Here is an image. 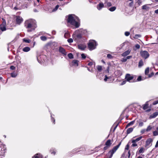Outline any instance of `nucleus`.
<instances>
[{
	"label": "nucleus",
	"mask_w": 158,
	"mask_h": 158,
	"mask_svg": "<svg viewBox=\"0 0 158 158\" xmlns=\"http://www.w3.org/2000/svg\"><path fill=\"white\" fill-rule=\"evenodd\" d=\"M59 51L61 53L63 56H66L67 54V52H66L65 49L61 47H60L59 48Z\"/></svg>",
	"instance_id": "1a4fd4ad"
},
{
	"label": "nucleus",
	"mask_w": 158,
	"mask_h": 158,
	"mask_svg": "<svg viewBox=\"0 0 158 158\" xmlns=\"http://www.w3.org/2000/svg\"><path fill=\"white\" fill-rule=\"evenodd\" d=\"M141 37V35L139 34H136L135 35L134 38L135 39H137L138 38H140Z\"/></svg>",
	"instance_id": "4c0bfd02"
},
{
	"label": "nucleus",
	"mask_w": 158,
	"mask_h": 158,
	"mask_svg": "<svg viewBox=\"0 0 158 158\" xmlns=\"http://www.w3.org/2000/svg\"><path fill=\"white\" fill-rule=\"evenodd\" d=\"M40 39L43 41H45L47 40V38L45 36H41L40 37Z\"/></svg>",
	"instance_id": "e433bc0d"
},
{
	"label": "nucleus",
	"mask_w": 158,
	"mask_h": 158,
	"mask_svg": "<svg viewBox=\"0 0 158 158\" xmlns=\"http://www.w3.org/2000/svg\"><path fill=\"white\" fill-rule=\"evenodd\" d=\"M116 9V7H114V6H113V7H111V8H110V9L109 10H115Z\"/></svg>",
	"instance_id": "bf43d9fd"
},
{
	"label": "nucleus",
	"mask_w": 158,
	"mask_h": 158,
	"mask_svg": "<svg viewBox=\"0 0 158 158\" xmlns=\"http://www.w3.org/2000/svg\"><path fill=\"white\" fill-rule=\"evenodd\" d=\"M143 65V63L142 60H141L139 62L138 66L139 67H141Z\"/></svg>",
	"instance_id": "c85d7f7f"
},
{
	"label": "nucleus",
	"mask_w": 158,
	"mask_h": 158,
	"mask_svg": "<svg viewBox=\"0 0 158 158\" xmlns=\"http://www.w3.org/2000/svg\"><path fill=\"white\" fill-rule=\"evenodd\" d=\"M59 7V6L58 5H57L56 6L55 9H54L53 10H57L58 9Z\"/></svg>",
	"instance_id": "69168bd1"
},
{
	"label": "nucleus",
	"mask_w": 158,
	"mask_h": 158,
	"mask_svg": "<svg viewBox=\"0 0 158 158\" xmlns=\"http://www.w3.org/2000/svg\"><path fill=\"white\" fill-rule=\"evenodd\" d=\"M153 140L151 138H149L146 141L145 146H149L150 144L152 142Z\"/></svg>",
	"instance_id": "4468645a"
},
{
	"label": "nucleus",
	"mask_w": 158,
	"mask_h": 158,
	"mask_svg": "<svg viewBox=\"0 0 158 158\" xmlns=\"http://www.w3.org/2000/svg\"><path fill=\"white\" fill-rule=\"evenodd\" d=\"M152 127H151L150 126H148L146 130V131L148 132L150 130H151L152 129Z\"/></svg>",
	"instance_id": "72a5a7b5"
},
{
	"label": "nucleus",
	"mask_w": 158,
	"mask_h": 158,
	"mask_svg": "<svg viewBox=\"0 0 158 158\" xmlns=\"http://www.w3.org/2000/svg\"><path fill=\"white\" fill-rule=\"evenodd\" d=\"M131 49H128L127 51L124 52L122 54V56L125 57L128 55L131 52Z\"/></svg>",
	"instance_id": "ddd939ff"
},
{
	"label": "nucleus",
	"mask_w": 158,
	"mask_h": 158,
	"mask_svg": "<svg viewBox=\"0 0 158 158\" xmlns=\"http://www.w3.org/2000/svg\"><path fill=\"white\" fill-rule=\"evenodd\" d=\"M6 152V148L3 147L2 148L0 147V155L3 156Z\"/></svg>",
	"instance_id": "9b49d317"
},
{
	"label": "nucleus",
	"mask_w": 158,
	"mask_h": 158,
	"mask_svg": "<svg viewBox=\"0 0 158 158\" xmlns=\"http://www.w3.org/2000/svg\"><path fill=\"white\" fill-rule=\"evenodd\" d=\"M125 35L126 36H128L130 35V33L129 32L126 31L125 33Z\"/></svg>",
	"instance_id": "864d4df0"
},
{
	"label": "nucleus",
	"mask_w": 158,
	"mask_h": 158,
	"mask_svg": "<svg viewBox=\"0 0 158 158\" xmlns=\"http://www.w3.org/2000/svg\"><path fill=\"white\" fill-rule=\"evenodd\" d=\"M78 62L79 61L77 60H73L70 64L71 66H78Z\"/></svg>",
	"instance_id": "9d476101"
},
{
	"label": "nucleus",
	"mask_w": 158,
	"mask_h": 158,
	"mask_svg": "<svg viewBox=\"0 0 158 158\" xmlns=\"http://www.w3.org/2000/svg\"><path fill=\"white\" fill-rule=\"evenodd\" d=\"M51 118L52 121H53V123L54 124L55 123V120L53 117H52V114H51Z\"/></svg>",
	"instance_id": "6e6d98bb"
},
{
	"label": "nucleus",
	"mask_w": 158,
	"mask_h": 158,
	"mask_svg": "<svg viewBox=\"0 0 158 158\" xmlns=\"http://www.w3.org/2000/svg\"><path fill=\"white\" fill-rule=\"evenodd\" d=\"M140 54L141 57L145 59H147L150 56L148 52L146 51H141Z\"/></svg>",
	"instance_id": "423d86ee"
},
{
	"label": "nucleus",
	"mask_w": 158,
	"mask_h": 158,
	"mask_svg": "<svg viewBox=\"0 0 158 158\" xmlns=\"http://www.w3.org/2000/svg\"><path fill=\"white\" fill-rule=\"evenodd\" d=\"M127 60L126 58H123L121 59V61L122 62H125L127 61Z\"/></svg>",
	"instance_id": "37998d69"
},
{
	"label": "nucleus",
	"mask_w": 158,
	"mask_h": 158,
	"mask_svg": "<svg viewBox=\"0 0 158 158\" xmlns=\"http://www.w3.org/2000/svg\"><path fill=\"white\" fill-rule=\"evenodd\" d=\"M94 65L95 66V63L94 62H90L88 64V65L89 66H92L93 65Z\"/></svg>",
	"instance_id": "ea45409f"
},
{
	"label": "nucleus",
	"mask_w": 158,
	"mask_h": 158,
	"mask_svg": "<svg viewBox=\"0 0 158 158\" xmlns=\"http://www.w3.org/2000/svg\"><path fill=\"white\" fill-rule=\"evenodd\" d=\"M23 42L26 43H30L31 41L29 39H27L25 38L23 39Z\"/></svg>",
	"instance_id": "f704fd0d"
},
{
	"label": "nucleus",
	"mask_w": 158,
	"mask_h": 158,
	"mask_svg": "<svg viewBox=\"0 0 158 158\" xmlns=\"http://www.w3.org/2000/svg\"><path fill=\"white\" fill-rule=\"evenodd\" d=\"M149 106V104L148 103V102H146V103L144 105H143V109L144 110H145L147 109Z\"/></svg>",
	"instance_id": "5701e85b"
},
{
	"label": "nucleus",
	"mask_w": 158,
	"mask_h": 158,
	"mask_svg": "<svg viewBox=\"0 0 158 158\" xmlns=\"http://www.w3.org/2000/svg\"><path fill=\"white\" fill-rule=\"evenodd\" d=\"M35 20L32 19H29L25 21L24 23L25 27L27 29V31L31 32L36 27V24Z\"/></svg>",
	"instance_id": "f03ea898"
},
{
	"label": "nucleus",
	"mask_w": 158,
	"mask_h": 158,
	"mask_svg": "<svg viewBox=\"0 0 158 158\" xmlns=\"http://www.w3.org/2000/svg\"><path fill=\"white\" fill-rule=\"evenodd\" d=\"M145 131H146V130L145 129H142L141 131V133L142 134L144 133Z\"/></svg>",
	"instance_id": "5fc2aeb1"
},
{
	"label": "nucleus",
	"mask_w": 158,
	"mask_h": 158,
	"mask_svg": "<svg viewBox=\"0 0 158 158\" xmlns=\"http://www.w3.org/2000/svg\"><path fill=\"white\" fill-rule=\"evenodd\" d=\"M77 37L78 39H80L81 38V35L80 34H79L77 35Z\"/></svg>",
	"instance_id": "8fccbe9b"
},
{
	"label": "nucleus",
	"mask_w": 158,
	"mask_h": 158,
	"mask_svg": "<svg viewBox=\"0 0 158 158\" xmlns=\"http://www.w3.org/2000/svg\"><path fill=\"white\" fill-rule=\"evenodd\" d=\"M66 23L68 26L71 25L77 28L80 25V20L78 18L73 14L69 15L66 17Z\"/></svg>",
	"instance_id": "f257e3e1"
},
{
	"label": "nucleus",
	"mask_w": 158,
	"mask_h": 158,
	"mask_svg": "<svg viewBox=\"0 0 158 158\" xmlns=\"http://www.w3.org/2000/svg\"><path fill=\"white\" fill-rule=\"evenodd\" d=\"M135 46L136 49H139L140 47V46L138 44H136Z\"/></svg>",
	"instance_id": "de8ad7c7"
},
{
	"label": "nucleus",
	"mask_w": 158,
	"mask_h": 158,
	"mask_svg": "<svg viewBox=\"0 0 158 158\" xmlns=\"http://www.w3.org/2000/svg\"><path fill=\"white\" fill-rule=\"evenodd\" d=\"M143 79L142 80H143ZM142 80V77L141 76H139L137 79V81H140Z\"/></svg>",
	"instance_id": "79ce46f5"
},
{
	"label": "nucleus",
	"mask_w": 158,
	"mask_h": 158,
	"mask_svg": "<svg viewBox=\"0 0 158 158\" xmlns=\"http://www.w3.org/2000/svg\"><path fill=\"white\" fill-rule=\"evenodd\" d=\"M17 73L15 72L10 73L11 76L12 77H15L17 76Z\"/></svg>",
	"instance_id": "393cba45"
},
{
	"label": "nucleus",
	"mask_w": 158,
	"mask_h": 158,
	"mask_svg": "<svg viewBox=\"0 0 158 158\" xmlns=\"http://www.w3.org/2000/svg\"><path fill=\"white\" fill-rule=\"evenodd\" d=\"M157 147H158V140L157 141L156 144L155 146V148H157Z\"/></svg>",
	"instance_id": "774afa93"
},
{
	"label": "nucleus",
	"mask_w": 158,
	"mask_h": 158,
	"mask_svg": "<svg viewBox=\"0 0 158 158\" xmlns=\"http://www.w3.org/2000/svg\"><path fill=\"white\" fill-rule=\"evenodd\" d=\"M153 135L156 136L158 135V132L156 131H155L153 132Z\"/></svg>",
	"instance_id": "c9c22d12"
},
{
	"label": "nucleus",
	"mask_w": 158,
	"mask_h": 158,
	"mask_svg": "<svg viewBox=\"0 0 158 158\" xmlns=\"http://www.w3.org/2000/svg\"><path fill=\"white\" fill-rule=\"evenodd\" d=\"M30 50V48L28 47H26L23 49V51L24 52H28Z\"/></svg>",
	"instance_id": "4be33fe9"
},
{
	"label": "nucleus",
	"mask_w": 158,
	"mask_h": 158,
	"mask_svg": "<svg viewBox=\"0 0 158 158\" xmlns=\"http://www.w3.org/2000/svg\"><path fill=\"white\" fill-rule=\"evenodd\" d=\"M107 5L108 6H111V3L110 2H108L107 3Z\"/></svg>",
	"instance_id": "052dcab7"
},
{
	"label": "nucleus",
	"mask_w": 158,
	"mask_h": 158,
	"mask_svg": "<svg viewBox=\"0 0 158 158\" xmlns=\"http://www.w3.org/2000/svg\"><path fill=\"white\" fill-rule=\"evenodd\" d=\"M133 130V128L132 127H130L128 128L127 130V134H130L132 132Z\"/></svg>",
	"instance_id": "a878e982"
},
{
	"label": "nucleus",
	"mask_w": 158,
	"mask_h": 158,
	"mask_svg": "<svg viewBox=\"0 0 158 158\" xmlns=\"http://www.w3.org/2000/svg\"><path fill=\"white\" fill-rule=\"evenodd\" d=\"M149 68L148 67L145 70V75H147L149 72Z\"/></svg>",
	"instance_id": "2f4dec72"
},
{
	"label": "nucleus",
	"mask_w": 158,
	"mask_h": 158,
	"mask_svg": "<svg viewBox=\"0 0 158 158\" xmlns=\"http://www.w3.org/2000/svg\"><path fill=\"white\" fill-rule=\"evenodd\" d=\"M15 68V67L13 66H11L10 67V69L11 70H14Z\"/></svg>",
	"instance_id": "e2e57ef3"
},
{
	"label": "nucleus",
	"mask_w": 158,
	"mask_h": 158,
	"mask_svg": "<svg viewBox=\"0 0 158 158\" xmlns=\"http://www.w3.org/2000/svg\"><path fill=\"white\" fill-rule=\"evenodd\" d=\"M68 57L69 59H72L73 58V54L71 53H69L68 55Z\"/></svg>",
	"instance_id": "473e14b6"
},
{
	"label": "nucleus",
	"mask_w": 158,
	"mask_h": 158,
	"mask_svg": "<svg viewBox=\"0 0 158 158\" xmlns=\"http://www.w3.org/2000/svg\"><path fill=\"white\" fill-rule=\"evenodd\" d=\"M34 158H42L43 156L40 154H37L33 157Z\"/></svg>",
	"instance_id": "b1692460"
},
{
	"label": "nucleus",
	"mask_w": 158,
	"mask_h": 158,
	"mask_svg": "<svg viewBox=\"0 0 158 158\" xmlns=\"http://www.w3.org/2000/svg\"><path fill=\"white\" fill-rule=\"evenodd\" d=\"M81 57L83 59H85L86 58V56L84 54H81Z\"/></svg>",
	"instance_id": "a18cd8bd"
},
{
	"label": "nucleus",
	"mask_w": 158,
	"mask_h": 158,
	"mask_svg": "<svg viewBox=\"0 0 158 158\" xmlns=\"http://www.w3.org/2000/svg\"><path fill=\"white\" fill-rule=\"evenodd\" d=\"M107 56L108 58L109 59H111L113 57L110 54H107Z\"/></svg>",
	"instance_id": "c03bdc74"
},
{
	"label": "nucleus",
	"mask_w": 158,
	"mask_h": 158,
	"mask_svg": "<svg viewBox=\"0 0 158 158\" xmlns=\"http://www.w3.org/2000/svg\"><path fill=\"white\" fill-rule=\"evenodd\" d=\"M142 137V136H140L139 137L136 139H133L132 140V143H136L139 141L141 139Z\"/></svg>",
	"instance_id": "6ab92c4d"
},
{
	"label": "nucleus",
	"mask_w": 158,
	"mask_h": 158,
	"mask_svg": "<svg viewBox=\"0 0 158 158\" xmlns=\"http://www.w3.org/2000/svg\"><path fill=\"white\" fill-rule=\"evenodd\" d=\"M124 14L126 15H130L133 14L132 10H123Z\"/></svg>",
	"instance_id": "2eb2a0df"
},
{
	"label": "nucleus",
	"mask_w": 158,
	"mask_h": 158,
	"mask_svg": "<svg viewBox=\"0 0 158 158\" xmlns=\"http://www.w3.org/2000/svg\"><path fill=\"white\" fill-rule=\"evenodd\" d=\"M158 103V100H157V101H154L153 103V105H155L157 104Z\"/></svg>",
	"instance_id": "680f3d73"
},
{
	"label": "nucleus",
	"mask_w": 158,
	"mask_h": 158,
	"mask_svg": "<svg viewBox=\"0 0 158 158\" xmlns=\"http://www.w3.org/2000/svg\"><path fill=\"white\" fill-rule=\"evenodd\" d=\"M85 48H86V46L85 45L79 44L78 45V48L82 50H84L85 49Z\"/></svg>",
	"instance_id": "a211bd4d"
},
{
	"label": "nucleus",
	"mask_w": 158,
	"mask_h": 158,
	"mask_svg": "<svg viewBox=\"0 0 158 158\" xmlns=\"http://www.w3.org/2000/svg\"><path fill=\"white\" fill-rule=\"evenodd\" d=\"M58 44L55 42H50L48 44V46L51 47L52 49H54L57 46Z\"/></svg>",
	"instance_id": "0eeeda50"
},
{
	"label": "nucleus",
	"mask_w": 158,
	"mask_h": 158,
	"mask_svg": "<svg viewBox=\"0 0 158 158\" xmlns=\"http://www.w3.org/2000/svg\"><path fill=\"white\" fill-rule=\"evenodd\" d=\"M2 25H3V26H5L6 25V22L5 19H4L3 18H2Z\"/></svg>",
	"instance_id": "58836bf2"
},
{
	"label": "nucleus",
	"mask_w": 158,
	"mask_h": 158,
	"mask_svg": "<svg viewBox=\"0 0 158 158\" xmlns=\"http://www.w3.org/2000/svg\"><path fill=\"white\" fill-rule=\"evenodd\" d=\"M136 77L135 76L131 75L129 74H127L125 75V79L127 81L129 82H135V81Z\"/></svg>",
	"instance_id": "20e7f679"
},
{
	"label": "nucleus",
	"mask_w": 158,
	"mask_h": 158,
	"mask_svg": "<svg viewBox=\"0 0 158 158\" xmlns=\"http://www.w3.org/2000/svg\"><path fill=\"white\" fill-rule=\"evenodd\" d=\"M135 123V121H132L130 123H128L126 126V128H127L128 127H129L131 125H133Z\"/></svg>",
	"instance_id": "cd10ccee"
},
{
	"label": "nucleus",
	"mask_w": 158,
	"mask_h": 158,
	"mask_svg": "<svg viewBox=\"0 0 158 158\" xmlns=\"http://www.w3.org/2000/svg\"><path fill=\"white\" fill-rule=\"evenodd\" d=\"M97 45L96 42L94 40H90L88 44V47L90 50H92L96 48Z\"/></svg>",
	"instance_id": "39448f33"
},
{
	"label": "nucleus",
	"mask_w": 158,
	"mask_h": 158,
	"mask_svg": "<svg viewBox=\"0 0 158 158\" xmlns=\"http://www.w3.org/2000/svg\"><path fill=\"white\" fill-rule=\"evenodd\" d=\"M145 150L144 148L143 147H141L140 148L139 151V154L143 153Z\"/></svg>",
	"instance_id": "c756f323"
},
{
	"label": "nucleus",
	"mask_w": 158,
	"mask_h": 158,
	"mask_svg": "<svg viewBox=\"0 0 158 158\" xmlns=\"http://www.w3.org/2000/svg\"><path fill=\"white\" fill-rule=\"evenodd\" d=\"M111 144V141L110 139L107 140L105 143V145L107 146H110Z\"/></svg>",
	"instance_id": "bb28decb"
},
{
	"label": "nucleus",
	"mask_w": 158,
	"mask_h": 158,
	"mask_svg": "<svg viewBox=\"0 0 158 158\" xmlns=\"http://www.w3.org/2000/svg\"><path fill=\"white\" fill-rule=\"evenodd\" d=\"M68 42L69 43H72L73 41V40L72 38H69V39L68 40Z\"/></svg>",
	"instance_id": "a19ab883"
},
{
	"label": "nucleus",
	"mask_w": 158,
	"mask_h": 158,
	"mask_svg": "<svg viewBox=\"0 0 158 158\" xmlns=\"http://www.w3.org/2000/svg\"><path fill=\"white\" fill-rule=\"evenodd\" d=\"M105 78L104 79V81H107V79L110 78V77H107L106 75H105Z\"/></svg>",
	"instance_id": "09e8293b"
},
{
	"label": "nucleus",
	"mask_w": 158,
	"mask_h": 158,
	"mask_svg": "<svg viewBox=\"0 0 158 158\" xmlns=\"http://www.w3.org/2000/svg\"><path fill=\"white\" fill-rule=\"evenodd\" d=\"M127 81L126 80H124L123 81V82H122L121 84H120L121 85H123L125 84L126 83V82Z\"/></svg>",
	"instance_id": "49530a36"
},
{
	"label": "nucleus",
	"mask_w": 158,
	"mask_h": 158,
	"mask_svg": "<svg viewBox=\"0 0 158 158\" xmlns=\"http://www.w3.org/2000/svg\"><path fill=\"white\" fill-rule=\"evenodd\" d=\"M133 144L132 145V146L133 147H136L137 146V144L136 143H132Z\"/></svg>",
	"instance_id": "603ef678"
},
{
	"label": "nucleus",
	"mask_w": 158,
	"mask_h": 158,
	"mask_svg": "<svg viewBox=\"0 0 158 158\" xmlns=\"http://www.w3.org/2000/svg\"><path fill=\"white\" fill-rule=\"evenodd\" d=\"M129 149V145L128 144H127L126 146V147L125 148V150H128Z\"/></svg>",
	"instance_id": "4d7b16f0"
},
{
	"label": "nucleus",
	"mask_w": 158,
	"mask_h": 158,
	"mask_svg": "<svg viewBox=\"0 0 158 158\" xmlns=\"http://www.w3.org/2000/svg\"><path fill=\"white\" fill-rule=\"evenodd\" d=\"M97 68L98 71L99 72H100L102 69V67L100 65H98L97 66Z\"/></svg>",
	"instance_id": "7c9ffc66"
},
{
	"label": "nucleus",
	"mask_w": 158,
	"mask_h": 158,
	"mask_svg": "<svg viewBox=\"0 0 158 158\" xmlns=\"http://www.w3.org/2000/svg\"><path fill=\"white\" fill-rule=\"evenodd\" d=\"M16 21L17 24L19 25L23 22V19L21 17L17 16H16Z\"/></svg>",
	"instance_id": "6e6552de"
},
{
	"label": "nucleus",
	"mask_w": 158,
	"mask_h": 158,
	"mask_svg": "<svg viewBox=\"0 0 158 158\" xmlns=\"http://www.w3.org/2000/svg\"><path fill=\"white\" fill-rule=\"evenodd\" d=\"M6 30V28L5 26L2 25H0V32Z\"/></svg>",
	"instance_id": "aec40b11"
},
{
	"label": "nucleus",
	"mask_w": 158,
	"mask_h": 158,
	"mask_svg": "<svg viewBox=\"0 0 158 158\" xmlns=\"http://www.w3.org/2000/svg\"><path fill=\"white\" fill-rule=\"evenodd\" d=\"M50 152H51V153L52 154H53L54 155H55L56 153V152L55 151H53V152L52 151V149L50 150Z\"/></svg>",
	"instance_id": "13d9d810"
},
{
	"label": "nucleus",
	"mask_w": 158,
	"mask_h": 158,
	"mask_svg": "<svg viewBox=\"0 0 158 158\" xmlns=\"http://www.w3.org/2000/svg\"><path fill=\"white\" fill-rule=\"evenodd\" d=\"M115 75L117 77H120L122 75V72L120 70H117L114 72Z\"/></svg>",
	"instance_id": "f8f14e48"
},
{
	"label": "nucleus",
	"mask_w": 158,
	"mask_h": 158,
	"mask_svg": "<svg viewBox=\"0 0 158 158\" xmlns=\"http://www.w3.org/2000/svg\"><path fill=\"white\" fill-rule=\"evenodd\" d=\"M104 4L102 2H100L98 5L97 6V8L98 10H100L102 9V8L104 7Z\"/></svg>",
	"instance_id": "dca6fc26"
},
{
	"label": "nucleus",
	"mask_w": 158,
	"mask_h": 158,
	"mask_svg": "<svg viewBox=\"0 0 158 158\" xmlns=\"http://www.w3.org/2000/svg\"><path fill=\"white\" fill-rule=\"evenodd\" d=\"M132 57V56H127V57H126V59H127H127H131V58Z\"/></svg>",
	"instance_id": "0e129e2a"
},
{
	"label": "nucleus",
	"mask_w": 158,
	"mask_h": 158,
	"mask_svg": "<svg viewBox=\"0 0 158 158\" xmlns=\"http://www.w3.org/2000/svg\"><path fill=\"white\" fill-rule=\"evenodd\" d=\"M133 2L132 1L129 3V6H131L133 5Z\"/></svg>",
	"instance_id": "338daca9"
},
{
	"label": "nucleus",
	"mask_w": 158,
	"mask_h": 158,
	"mask_svg": "<svg viewBox=\"0 0 158 158\" xmlns=\"http://www.w3.org/2000/svg\"><path fill=\"white\" fill-rule=\"evenodd\" d=\"M158 115V112H155L152 114L150 115L149 118H155Z\"/></svg>",
	"instance_id": "f3484780"
},
{
	"label": "nucleus",
	"mask_w": 158,
	"mask_h": 158,
	"mask_svg": "<svg viewBox=\"0 0 158 158\" xmlns=\"http://www.w3.org/2000/svg\"><path fill=\"white\" fill-rule=\"evenodd\" d=\"M143 122H140L139 123V126L140 127H142L143 126Z\"/></svg>",
	"instance_id": "3c124183"
},
{
	"label": "nucleus",
	"mask_w": 158,
	"mask_h": 158,
	"mask_svg": "<svg viewBox=\"0 0 158 158\" xmlns=\"http://www.w3.org/2000/svg\"><path fill=\"white\" fill-rule=\"evenodd\" d=\"M121 143V142H120L118 145L114 147L112 150L109 152L107 154V156H108L109 158H111L112 157L113 154L115 152L119 147Z\"/></svg>",
	"instance_id": "7ed1b4c3"
},
{
	"label": "nucleus",
	"mask_w": 158,
	"mask_h": 158,
	"mask_svg": "<svg viewBox=\"0 0 158 158\" xmlns=\"http://www.w3.org/2000/svg\"><path fill=\"white\" fill-rule=\"evenodd\" d=\"M150 5H146L143 6L142 9L144 10H148L150 9Z\"/></svg>",
	"instance_id": "412c9836"
}]
</instances>
